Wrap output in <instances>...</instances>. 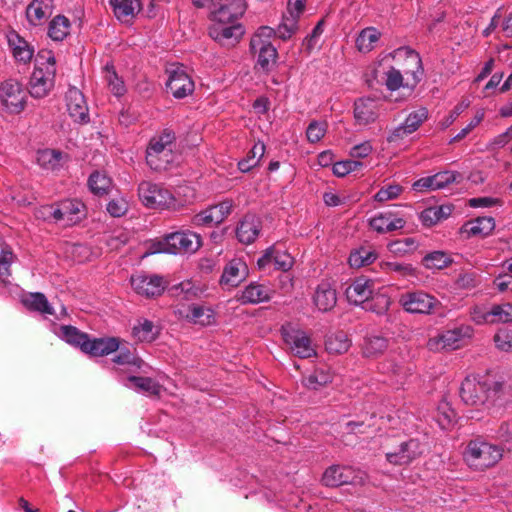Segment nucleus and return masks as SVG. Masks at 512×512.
Segmentation results:
<instances>
[{
	"mask_svg": "<svg viewBox=\"0 0 512 512\" xmlns=\"http://www.w3.org/2000/svg\"><path fill=\"white\" fill-rule=\"evenodd\" d=\"M363 167V163L356 160H343L333 165V173L337 177H344L351 172L357 171Z\"/></svg>",
	"mask_w": 512,
	"mask_h": 512,
	"instance_id": "nucleus-58",
	"label": "nucleus"
},
{
	"mask_svg": "<svg viewBox=\"0 0 512 512\" xmlns=\"http://www.w3.org/2000/svg\"><path fill=\"white\" fill-rule=\"evenodd\" d=\"M127 381L139 391H143L152 395H157L160 392V385L152 378L130 376L127 378Z\"/></svg>",
	"mask_w": 512,
	"mask_h": 512,
	"instance_id": "nucleus-46",
	"label": "nucleus"
},
{
	"mask_svg": "<svg viewBox=\"0 0 512 512\" xmlns=\"http://www.w3.org/2000/svg\"><path fill=\"white\" fill-rule=\"evenodd\" d=\"M395 439H389L384 446L387 461L393 465H407L418 458L424 451V446L418 439H408L390 448Z\"/></svg>",
	"mask_w": 512,
	"mask_h": 512,
	"instance_id": "nucleus-6",
	"label": "nucleus"
},
{
	"mask_svg": "<svg viewBox=\"0 0 512 512\" xmlns=\"http://www.w3.org/2000/svg\"><path fill=\"white\" fill-rule=\"evenodd\" d=\"M130 282L134 291L146 298L160 296L167 284L162 276L144 272L132 275Z\"/></svg>",
	"mask_w": 512,
	"mask_h": 512,
	"instance_id": "nucleus-15",
	"label": "nucleus"
},
{
	"mask_svg": "<svg viewBox=\"0 0 512 512\" xmlns=\"http://www.w3.org/2000/svg\"><path fill=\"white\" fill-rule=\"evenodd\" d=\"M177 313L193 324L209 326L215 323V311L210 306L192 304L186 311L179 309Z\"/></svg>",
	"mask_w": 512,
	"mask_h": 512,
	"instance_id": "nucleus-24",
	"label": "nucleus"
},
{
	"mask_svg": "<svg viewBox=\"0 0 512 512\" xmlns=\"http://www.w3.org/2000/svg\"><path fill=\"white\" fill-rule=\"evenodd\" d=\"M312 300L313 304L320 312H328L336 305V291L332 288L330 283L321 282L317 285Z\"/></svg>",
	"mask_w": 512,
	"mask_h": 512,
	"instance_id": "nucleus-28",
	"label": "nucleus"
},
{
	"mask_svg": "<svg viewBox=\"0 0 512 512\" xmlns=\"http://www.w3.org/2000/svg\"><path fill=\"white\" fill-rule=\"evenodd\" d=\"M109 90L117 97L124 95L126 92V88L124 82L117 76L114 71L113 66L105 67V76H104Z\"/></svg>",
	"mask_w": 512,
	"mask_h": 512,
	"instance_id": "nucleus-48",
	"label": "nucleus"
},
{
	"mask_svg": "<svg viewBox=\"0 0 512 512\" xmlns=\"http://www.w3.org/2000/svg\"><path fill=\"white\" fill-rule=\"evenodd\" d=\"M88 186L95 195H105L111 188V179L99 171L92 173L88 179Z\"/></svg>",
	"mask_w": 512,
	"mask_h": 512,
	"instance_id": "nucleus-40",
	"label": "nucleus"
},
{
	"mask_svg": "<svg viewBox=\"0 0 512 512\" xmlns=\"http://www.w3.org/2000/svg\"><path fill=\"white\" fill-rule=\"evenodd\" d=\"M390 303V298L386 294H372V297L366 302L365 309L382 315L389 309Z\"/></svg>",
	"mask_w": 512,
	"mask_h": 512,
	"instance_id": "nucleus-50",
	"label": "nucleus"
},
{
	"mask_svg": "<svg viewBox=\"0 0 512 512\" xmlns=\"http://www.w3.org/2000/svg\"><path fill=\"white\" fill-rule=\"evenodd\" d=\"M326 128L325 122L312 121L306 130L308 141L311 143L320 141L326 133Z\"/></svg>",
	"mask_w": 512,
	"mask_h": 512,
	"instance_id": "nucleus-61",
	"label": "nucleus"
},
{
	"mask_svg": "<svg viewBox=\"0 0 512 512\" xmlns=\"http://www.w3.org/2000/svg\"><path fill=\"white\" fill-rule=\"evenodd\" d=\"M172 291H174L176 296H182L185 300L197 298L201 294L200 289L194 286L190 281H185L173 286Z\"/></svg>",
	"mask_w": 512,
	"mask_h": 512,
	"instance_id": "nucleus-55",
	"label": "nucleus"
},
{
	"mask_svg": "<svg viewBox=\"0 0 512 512\" xmlns=\"http://www.w3.org/2000/svg\"><path fill=\"white\" fill-rule=\"evenodd\" d=\"M167 74L166 88L175 98H185L194 91V82L183 65H171Z\"/></svg>",
	"mask_w": 512,
	"mask_h": 512,
	"instance_id": "nucleus-14",
	"label": "nucleus"
},
{
	"mask_svg": "<svg viewBox=\"0 0 512 512\" xmlns=\"http://www.w3.org/2000/svg\"><path fill=\"white\" fill-rule=\"evenodd\" d=\"M109 3L115 16L121 21L133 17L141 8L139 0H110Z\"/></svg>",
	"mask_w": 512,
	"mask_h": 512,
	"instance_id": "nucleus-34",
	"label": "nucleus"
},
{
	"mask_svg": "<svg viewBox=\"0 0 512 512\" xmlns=\"http://www.w3.org/2000/svg\"><path fill=\"white\" fill-rule=\"evenodd\" d=\"M490 306L476 305L470 310L471 320L478 324H493Z\"/></svg>",
	"mask_w": 512,
	"mask_h": 512,
	"instance_id": "nucleus-57",
	"label": "nucleus"
},
{
	"mask_svg": "<svg viewBox=\"0 0 512 512\" xmlns=\"http://www.w3.org/2000/svg\"><path fill=\"white\" fill-rule=\"evenodd\" d=\"M392 58L397 62H403L402 74L406 76V86L414 87L422 79L424 70L420 55L409 47H400L391 53Z\"/></svg>",
	"mask_w": 512,
	"mask_h": 512,
	"instance_id": "nucleus-8",
	"label": "nucleus"
},
{
	"mask_svg": "<svg viewBox=\"0 0 512 512\" xmlns=\"http://www.w3.org/2000/svg\"><path fill=\"white\" fill-rule=\"evenodd\" d=\"M472 335V329L469 326H462L452 330L445 331L440 336V342L444 348L457 349L463 338H468Z\"/></svg>",
	"mask_w": 512,
	"mask_h": 512,
	"instance_id": "nucleus-33",
	"label": "nucleus"
},
{
	"mask_svg": "<svg viewBox=\"0 0 512 512\" xmlns=\"http://www.w3.org/2000/svg\"><path fill=\"white\" fill-rule=\"evenodd\" d=\"M276 35L273 28L269 26H261L257 29L250 41V49H263L264 47L273 46L271 39Z\"/></svg>",
	"mask_w": 512,
	"mask_h": 512,
	"instance_id": "nucleus-39",
	"label": "nucleus"
},
{
	"mask_svg": "<svg viewBox=\"0 0 512 512\" xmlns=\"http://www.w3.org/2000/svg\"><path fill=\"white\" fill-rule=\"evenodd\" d=\"M381 32L375 27H366L356 38V47L361 53H368L376 48L381 38Z\"/></svg>",
	"mask_w": 512,
	"mask_h": 512,
	"instance_id": "nucleus-31",
	"label": "nucleus"
},
{
	"mask_svg": "<svg viewBox=\"0 0 512 512\" xmlns=\"http://www.w3.org/2000/svg\"><path fill=\"white\" fill-rule=\"evenodd\" d=\"M459 393L465 404L487 409L502 407L509 401L505 383L489 375L467 376L461 383Z\"/></svg>",
	"mask_w": 512,
	"mask_h": 512,
	"instance_id": "nucleus-1",
	"label": "nucleus"
},
{
	"mask_svg": "<svg viewBox=\"0 0 512 512\" xmlns=\"http://www.w3.org/2000/svg\"><path fill=\"white\" fill-rule=\"evenodd\" d=\"M399 302L406 312L414 314H431L441 306L438 299L423 291L407 292Z\"/></svg>",
	"mask_w": 512,
	"mask_h": 512,
	"instance_id": "nucleus-13",
	"label": "nucleus"
},
{
	"mask_svg": "<svg viewBox=\"0 0 512 512\" xmlns=\"http://www.w3.org/2000/svg\"><path fill=\"white\" fill-rule=\"evenodd\" d=\"M7 40L13 57L17 62L26 64L32 60L34 47L17 32H9L7 34Z\"/></svg>",
	"mask_w": 512,
	"mask_h": 512,
	"instance_id": "nucleus-25",
	"label": "nucleus"
},
{
	"mask_svg": "<svg viewBox=\"0 0 512 512\" xmlns=\"http://www.w3.org/2000/svg\"><path fill=\"white\" fill-rule=\"evenodd\" d=\"M261 228V219L254 214H247L237 226L236 237L242 244H251L259 236Z\"/></svg>",
	"mask_w": 512,
	"mask_h": 512,
	"instance_id": "nucleus-22",
	"label": "nucleus"
},
{
	"mask_svg": "<svg viewBox=\"0 0 512 512\" xmlns=\"http://www.w3.org/2000/svg\"><path fill=\"white\" fill-rule=\"evenodd\" d=\"M423 261L429 269H443L451 263L450 257L442 251H434L426 255Z\"/></svg>",
	"mask_w": 512,
	"mask_h": 512,
	"instance_id": "nucleus-51",
	"label": "nucleus"
},
{
	"mask_svg": "<svg viewBox=\"0 0 512 512\" xmlns=\"http://www.w3.org/2000/svg\"><path fill=\"white\" fill-rule=\"evenodd\" d=\"M218 216L215 214L213 208L210 206L209 208L201 211L196 214L192 218V224L194 226H213L218 225L219 220Z\"/></svg>",
	"mask_w": 512,
	"mask_h": 512,
	"instance_id": "nucleus-56",
	"label": "nucleus"
},
{
	"mask_svg": "<svg viewBox=\"0 0 512 512\" xmlns=\"http://www.w3.org/2000/svg\"><path fill=\"white\" fill-rule=\"evenodd\" d=\"M377 255L374 251L366 248H360L352 252L348 258V263L353 268H361L373 263Z\"/></svg>",
	"mask_w": 512,
	"mask_h": 512,
	"instance_id": "nucleus-44",
	"label": "nucleus"
},
{
	"mask_svg": "<svg viewBox=\"0 0 512 512\" xmlns=\"http://www.w3.org/2000/svg\"><path fill=\"white\" fill-rule=\"evenodd\" d=\"M140 201L150 208H169L174 202L173 194L159 184L143 181L138 186Z\"/></svg>",
	"mask_w": 512,
	"mask_h": 512,
	"instance_id": "nucleus-11",
	"label": "nucleus"
},
{
	"mask_svg": "<svg viewBox=\"0 0 512 512\" xmlns=\"http://www.w3.org/2000/svg\"><path fill=\"white\" fill-rule=\"evenodd\" d=\"M53 0H32L26 9L27 20L37 26L44 23L52 14Z\"/></svg>",
	"mask_w": 512,
	"mask_h": 512,
	"instance_id": "nucleus-29",
	"label": "nucleus"
},
{
	"mask_svg": "<svg viewBox=\"0 0 512 512\" xmlns=\"http://www.w3.org/2000/svg\"><path fill=\"white\" fill-rule=\"evenodd\" d=\"M273 265L276 270L287 272L293 266V258L286 251L274 247Z\"/></svg>",
	"mask_w": 512,
	"mask_h": 512,
	"instance_id": "nucleus-59",
	"label": "nucleus"
},
{
	"mask_svg": "<svg viewBox=\"0 0 512 512\" xmlns=\"http://www.w3.org/2000/svg\"><path fill=\"white\" fill-rule=\"evenodd\" d=\"M325 345L329 353L342 354L348 351L351 341L346 333L337 332L327 338Z\"/></svg>",
	"mask_w": 512,
	"mask_h": 512,
	"instance_id": "nucleus-38",
	"label": "nucleus"
},
{
	"mask_svg": "<svg viewBox=\"0 0 512 512\" xmlns=\"http://www.w3.org/2000/svg\"><path fill=\"white\" fill-rule=\"evenodd\" d=\"M132 335L139 342H152L156 338L154 324L149 320H143L133 327Z\"/></svg>",
	"mask_w": 512,
	"mask_h": 512,
	"instance_id": "nucleus-45",
	"label": "nucleus"
},
{
	"mask_svg": "<svg viewBox=\"0 0 512 512\" xmlns=\"http://www.w3.org/2000/svg\"><path fill=\"white\" fill-rule=\"evenodd\" d=\"M405 223L402 217L391 211L378 213L369 220L370 227L380 234L402 229Z\"/></svg>",
	"mask_w": 512,
	"mask_h": 512,
	"instance_id": "nucleus-23",
	"label": "nucleus"
},
{
	"mask_svg": "<svg viewBox=\"0 0 512 512\" xmlns=\"http://www.w3.org/2000/svg\"><path fill=\"white\" fill-rule=\"evenodd\" d=\"M383 79L385 86L390 91H395L401 86H404V75L402 74L401 70L392 66L384 72Z\"/></svg>",
	"mask_w": 512,
	"mask_h": 512,
	"instance_id": "nucleus-52",
	"label": "nucleus"
},
{
	"mask_svg": "<svg viewBox=\"0 0 512 512\" xmlns=\"http://www.w3.org/2000/svg\"><path fill=\"white\" fill-rule=\"evenodd\" d=\"M66 106L70 117L78 123L89 122V110L83 93L71 87L66 92Z\"/></svg>",
	"mask_w": 512,
	"mask_h": 512,
	"instance_id": "nucleus-18",
	"label": "nucleus"
},
{
	"mask_svg": "<svg viewBox=\"0 0 512 512\" xmlns=\"http://www.w3.org/2000/svg\"><path fill=\"white\" fill-rule=\"evenodd\" d=\"M388 347L387 339L380 336L368 337L363 345V355L365 357H376L383 353Z\"/></svg>",
	"mask_w": 512,
	"mask_h": 512,
	"instance_id": "nucleus-43",
	"label": "nucleus"
},
{
	"mask_svg": "<svg viewBox=\"0 0 512 512\" xmlns=\"http://www.w3.org/2000/svg\"><path fill=\"white\" fill-rule=\"evenodd\" d=\"M366 474L350 466L332 465L328 467L322 476V482L328 487L341 485H362L365 482Z\"/></svg>",
	"mask_w": 512,
	"mask_h": 512,
	"instance_id": "nucleus-10",
	"label": "nucleus"
},
{
	"mask_svg": "<svg viewBox=\"0 0 512 512\" xmlns=\"http://www.w3.org/2000/svg\"><path fill=\"white\" fill-rule=\"evenodd\" d=\"M248 275V267L240 258L230 260L224 267L221 284L235 287L239 285Z\"/></svg>",
	"mask_w": 512,
	"mask_h": 512,
	"instance_id": "nucleus-26",
	"label": "nucleus"
},
{
	"mask_svg": "<svg viewBox=\"0 0 512 512\" xmlns=\"http://www.w3.org/2000/svg\"><path fill=\"white\" fill-rule=\"evenodd\" d=\"M254 54H258V65L262 69L268 70L273 65L277 58V50L274 46L264 47L263 49L251 50Z\"/></svg>",
	"mask_w": 512,
	"mask_h": 512,
	"instance_id": "nucleus-53",
	"label": "nucleus"
},
{
	"mask_svg": "<svg viewBox=\"0 0 512 512\" xmlns=\"http://www.w3.org/2000/svg\"><path fill=\"white\" fill-rule=\"evenodd\" d=\"M297 19L294 16L286 15L283 17V21L281 24H279L276 35L282 40H287L291 38V36L296 32L297 30Z\"/></svg>",
	"mask_w": 512,
	"mask_h": 512,
	"instance_id": "nucleus-54",
	"label": "nucleus"
},
{
	"mask_svg": "<svg viewBox=\"0 0 512 512\" xmlns=\"http://www.w3.org/2000/svg\"><path fill=\"white\" fill-rule=\"evenodd\" d=\"M174 141L175 134L168 130L151 138L146 150V162L151 169L166 170L175 161Z\"/></svg>",
	"mask_w": 512,
	"mask_h": 512,
	"instance_id": "nucleus-3",
	"label": "nucleus"
},
{
	"mask_svg": "<svg viewBox=\"0 0 512 512\" xmlns=\"http://www.w3.org/2000/svg\"><path fill=\"white\" fill-rule=\"evenodd\" d=\"M373 291V280L358 277L346 288L345 293L350 303L360 305L366 303L372 297Z\"/></svg>",
	"mask_w": 512,
	"mask_h": 512,
	"instance_id": "nucleus-20",
	"label": "nucleus"
},
{
	"mask_svg": "<svg viewBox=\"0 0 512 512\" xmlns=\"http://www.w3.org/2000/svg\"><path fill=\"white\" fill-rule=\"evenodd\" d=\"M244 10V0H224L211 11L212 24H237L236 21Z\"/></svg>",
	"mask_w": 512,
	"mask_h": 512,
	"instance_id": "nucleus-17",
	"label": "nucleus"
},
{
	"mask_svg": "<svg viewBox=\"0 0 512 512\" xmlns=\"http://www.w3.org/2000/svg\"><path fill=\"white\" fill-rule=\"evenodd\" d=\"M84 204L78 200H64L56 207L45 206L41 213L45 219L52 218L54 222L64 226L78 223L83 216Z\"/></svg>",
	"mask_w": 512,
	"mask_h": 512,
	"instance_id": "nucleus-7",
	"label": "nucleus"
},
{
	"mask_svg": "<svg viewBox=\"0 0 512 512\" xmlns=\"http://www.w3.org/2000/svg\"><path fill=\"white\" fill-rule=\"evenodd\" d=\"M495 228V220L492 217H478L464 225V230L469 236H487Z\"/></svg>",
	"mask_w": 512,
	"mask_h": 512,
	"instance_id": "nucleus-32",
	"label": "nucleus"
},
{
	"mask_svg": "<svg viewBox=\"0 0 512 512\" xmlns=\"http://www.w3.org/2000/svg\"><path fill=\"white\" fill-rule=\"evenodd\" d=\"M128 210V202L123 197L115 198L107 204V211L113 217H121Z\"/></svg>",
	"mask_w": 512,
	"mask_h": 512,
	"instance_id": "nucleus-63",
	"label": "nucleus"
},
{
	"mask_svg": "<svg viewBox=\"0 0 512 512\" xmlns=\"http://www.w3.org/2000/svg\"><path fill=\"white\" fill-rule=\"evenodd\" d=\"M202 245L201 236L192 231L173 232L164 237L155 252L169 254L195 253Z\"/></svg>",
	"mask_w": 512,
	"mask_h": 512,
	"instance_id": "nucleus-5",
	"label": "nucleus"
},
{
	"mask_svg": "<svg viewBox=\"0 0 512 512\" xmlns=\"http://www.w3.org/2000/svg\"><path fill=\"white\" fill-rule=\"evenodd\" d=\"M272 290L258 283H251L241 293L240 301L243 304H258L261 302L269 301L271 298Z\"/></svg>",
	"mask_w": 512,
	"mask_h": 512,
	"instance_id": "nucleus-30",
	"label": "nucleus"
},
{
	"mask_svg": "<svg viewBox=\"0 0 512 512\" xmlns=\"http://www.w3.org/2000/svg\"><path fill=\"white\" fill-rule=\"evenodd\" d=\"M281 335L291 352L300 358H310L316 355V350L310 337L300 328L288 323L281 327Z\"/></svg>",
	"mask_w": 512,
	"mask_h": 512,
	"instance_id": "nucleus-9",
	"label": "nucleus"
},
{
	"mask_svg": "<svg viewBox=\"0 0 512 512\" xmlns=\"http://www.w3.org/2000/svg\"><path fill=\"white\" fill-rule=\"evenodd\" d=\"M243 34L240 24H212L209 28L210 37L222 46H234Z\"/></svg>",
	"mask_w": 512,
	"mask_h": 512,
	"instance_id": "nucleus-19",
	"label": "nucleus"
},
{
	"mask_svg": "<svg viewBox=\"0 0 512 512\" xmlns=\"http://www.w3.org/2000/svg\"><path fill=\"white\" fill-rule=\"evenodd\" d=\"M70 21L63 15L54 17L48 28V35L54 41L64 40L70 32Z\"/></svg>",
	"mask_w": 512,
	"mask_h": 512,
	"instance_id": "nucleus-37",
	"label": "nucleus"
},
{
	"mask_svg": "<svg viewBox=\"0 0 512 512\" xmlns=\"http://www.w3.org/2000/svg\"><path fill=\"white\" fill-rule=\"evenodd\" d=\"M403 188L399 184H391L382 187L374 196V199L378 202H385L396 199L402 193Z\"/></svg>",
	"mask_w": 512,
	"mask_h": 512,
	"instance_id": "nucleus-60",
	"label": "nucleus"
},
{
	"mask_svg": "<svg viewBox=\"0 0 512 512\" xmlns=\"http://www.w3.org/2000/svg\"><path fill=\"white\" fill-rule=\"evenodd\" d=\"M428 110L421 107L408 114L405 121L394 128L387 137L389 143H397L410 134L414 133L427 120Z\"/></svg>",
	"mask_w": 512,
	"mask_h": 512,
	"instance_id": "nucleus-16",
	"label": "nucleus"
},
{
	"mask_svg": "<svg viewBox=\"0 0 512 512\" xmlns=\"http://www.w3.org/2000/svg\"><path fill=\"white\" fill-rule=\"evenodd\" d=\"M26 98V91L17 80L8 79L0 85V101L9 113L18 114L23 111Z\"/></svg>",
	"mask_w": 512,
	"mask_h": 512,
	"instance_id": "nucleus-12",
	"label": "nucleus"
},
{
	"mask_svg": "<svg viewBox=\"0 0 512 512\" xmlns=\"http://www.w3.org/2000/svg\"><path fill=\"white\" fill-rule=\"evenodd\" d=\"M60 331V336L63 340L69 344L80 347L82 351L84 350V346L89 338L87 334L82 333L76 327L69 325L61 326Z\"/></svg>",
	"mask_w": 512,
	"mask_h": 512,
	"instance_id": "nucleus-41",
	"label": "nucleus"
},
{
	"mask_svg": "<svg viewBox=\"0 0 512 512\" xmlns=\"http://www.w3.org/2000/svg\"><path fill=\"white\" fill-rule=\"evenodd\" d=\"M490 310L493 324L512 322V303L494 304L490 306Z\"/></svg>",
	"mask_w": 512,
	"mask_h": 512,
	"instance_id": "nucleus-47",
	"label": "nucleus"
},
{
	"mask_svg": "<svg viewBox=\"0 0 512 512\" xmlns=\"http://www.w3.org/2000/svg\"><path fill=\"white\" fill-rule=\"evenodd\" d=\"M379 102L372 98H360L354 104V118L358 125L366 126L379 116Z\"/></svg>",
	"mask_w": 512,
	"mask_h": 512,
	"instance_id": "nucleus-21",
	"label": "nucleus"
},
{
	"mask_svg": "<svg viewBox=\"0 0 512 512\" xmlns=\"http://www.w3.org/2000/svg\"><path fill=\"white\" fill-rule=\"evenodd\" d=\"M332 374L328 370L317 369L312 374L303 379L304 385L312 390H318L321 387L332 382Z\"/></svg>",
	"mask_w": 512,
	"mask_h": 512,
	"instance_id": "nucleus-42",
	"label": "nucleus"
},
{
	"mask_svg": "<svg viewBox=\"0 0 512 512\" xmlns=\"http://www.w3.org/2000/svg\"><path fill=\"white\" fill-rule=\"evenodd\" d=\"M112 362L117 365L132 366L136 369H142L145 365L141 358L137 357L128 349H121L119 353L112 358Z\"/></svg>",
	"mask_w": 512,
	"mask_h": 512,
	"instance_id": "nucleus-49",
	"label": "nucleus"
},
{
	"mask_svg": "<svg viewBox=\"0 0 512 512\" xmlns=\"http://www.w3.org/2000/svg\"><path fill=\"white\" fill-rule=\"evenodd\" d=\"M63 154L60 151L45 149L37 153L38 164L46 169L55 171L62 166Z\"/></svg>",
	"mask_w": 512,
	"mask_h": 512,
	"instance_id": "nucleus-36",
	"label": "nucleus"
},
{
	"mask_svg": "<svg viewBox=\"0 0 512 512\" xmlns=\"http://www.w3.org/2000/svg\"><path fill=\"white\" fill-rule=\"evenodd\" d=\"M463 456L470 468L485 470L498 463L503 454L499 446L475 439L468 443Z\"/></svg>",
	"mask_w": 512,
	"mask_h": 512,
	"instance_id": "nucleus-4",
	"label": "nucleus"
},
{
	"mask_svg": "<svg viewBox=\"0 0 512 512\" xmlns=\"http://www.w3.org/2000/svg\"><path fill=\"white\" fill-rule=\"evenodd\" d=\"M23 304L30 310L42 314L53 315L54 310L48 302L46 296L40 292L30 293L23 299Z\"/></svg>",
	"mask_w": 512,
	"mask_h": 512,
	"instance_id": "nucleus-35",
	"label": "nucleus"
},
{
	"mask_svg": "<svg viewBox=\"0 0 512 512\" xmlns=\"http://www.w3.org/2000/svg\"><path fill=\"white\" fill-rule=\"evenodd\" d=\"M14 255L11 249L5 247L0 255V279L5 281L10 276V265L13 262Z\"/></svg>",
	"mask_w": 512,
	"mask_h": 512,
	"instance_id": "nucleus-62",
	"label": "nucleus"
},
{
	"mask_svg": "<svg viewBox=\"0 0 512 512\" xmlns=\"http://www.w3.org/2000/svg\"><path fill=\"white\" fill-rule=\"evenodd\" d=\"M56 61L53 53L48 50L40 51L36 56V65L29 80L28 91L31 97L41 99L46 97L54 87Z\"/></svg>",
	"mask_w": 512,
	"mask_h": 512,
	"instance_id": "nucleus-2",
	"label": "nucleus"
},
{
	"mask_svg": "<svg viewBox=\"0 0 512 512\" xmlns=\"http://www.w3.org/2000/svg\"><path fill=\"white\" fill-rule=\"evenodd\" d=\"M494 342L497 348L502 351H509L512 349V331L503 329L499 330L494 336Z\"/></svg>",
	"mask_w": 512,
	"mask_h": 512,
	"instance_id": "nucleus-64",
	"label": "nucleus"
},
{
	"mask_svg": "<svg viewBox=\"0 0 512 512\" xmlns=\"http://www.w3.org/2000/svg\"><path fill=\"white\" fill-rule=\"evenodd\" d=\"M120 340L116 337L88 338L83 352L94 357L109 355L119 349Z\"/></svg>",
	"mask_w": 512,
	"mask_h": 512,
	"instance_id": "nucleus-27",
	"label": "nucleus"
}]
</instances>
